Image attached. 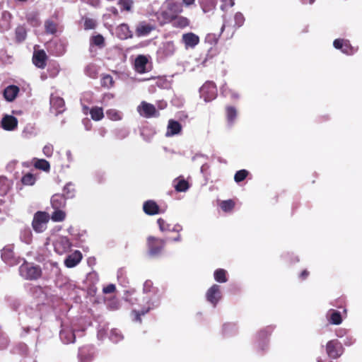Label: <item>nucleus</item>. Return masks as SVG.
<instances>
[{"label": "nucleus", "mask_w": 362, "mask_h": 362, "mask_svg": "<svg viewBox=\"0 0 362 362\" xmlns=\"http://www.w3.org/2000/svg\"><path fill=\"white\" fill-rule=\"evenodd\" d=\"M161 298V293L159 289L153 286L150 280H146L143 286V296L139 299L127 297V300L132 305L137 303L140 308L134 310L133 313L135 315V320L140 321V316L147 313L151 309L158 306Z\"/></svg>", "instance_id": "1"}, {"label": "nucleus", "mask_w": 362, "mask_h": 362, "mask_svg": "<svg viewBox=\"0 0 362 362\" xmlns=\"http://www.w3.org/2000/svg\"><path fill=\"white\" fill-rule=\"evenodd\" d=\"M182 11V3L180 0H166L157 13V18L161 24H165Z\"/></svg>", "instance_id": "2"}, {"label": "nucleus", "mask_w": 362, "mask_h": 362, "mask_svg": "<svg viewBox=\"0 0 362 362\" xmlns=\"http://www.w3.org/2000/svg\"><path fill=\"white\" fill-rule=\"evenodd\" d=\"M18 270L20 276L26 280H37L42 276L40 267L33 263L24 262Z\"/></svg>", "instance_id": "3"}, {"label": "nucleus", "mask_w": 362, "mask_h": 362, "mask_svg": "<svg viewBox=\"0 0 362 362\" xmlns=\"http://www.w3.org/2000/svg\"><path fill=\"white\" fill-rule=\"evenodd\" d=\"M47 241L51 240L54 247V250L59 255L67 253L71 248L72 243L66 236L58 235L54 239L47 238Z\"/></svg>", "instance_id": "4"}, {"label": "nucleus", "mask_w": 362, "mask_h": 362, "mask_svg": "<svg viewBox=\"0 0 362 362\" xmlns=\"http://www.w3.org/2000/svg\"><path fill=\"white\" fill-rule=\"evenodd\" d=\"M50 216L45 211H37L34 214L32 226L36 233L44 232L47 227Z\"/></svg>", "instance_id": "5"}, {"label": "nucleus", "mask_w": 362, "mask_h": 362, "mask_svg": "<svg viewBox=\"0 0 362 362\" xmlns=\"http://www.w3.org/2000/svg\"><path fill=\"white\" fill-rule=\"evenodd\" d=\"M200 96L205 102H209L216 98L217 88L212 81H206L199 90Z\"/></svg>", "instance_id": "6"}, {"label": "nucleus", "mask_w": 362, "mask_h": 362, "mask_svg": "<svg viewBox=\"0 0 362 362\" xmlns=\"http://www.w3.org/2000/svg\"><path fill=\"white\" fill-rule=\"evenodd\" d=\"M13 248V245H8L1 250V259L9 266H14L20 263V258L15 254Z\"/></svg>", "instance_id": "7"}, {"label": "nucleus", "mask_w": 362, "mask_h": 362, "mask_svg": "<svg viewBox=\"0 0 362 362\" xmlns=\"http://www.w3.org/2000/svg\"><path fill=\"white\" fill-rule=\"evenodd\" d=\"M327 355L332 358H337L344 352L341 344L336 339L331 340L326 345Z\"/></svg>", "instance_id": "8"}, {"label": "nucleus", "mask_w": 362, "mask_h": 362, "mask_svg": "<svg viewBox=\"0 0 362 362\" xmlns=\"http://www.w3.org/2000/svg\"><path fill=\"white\" fill-rule=\"evenodd\" d=\"M136 110L139 114L144 117L149 118L158 115L155 106L145 101H142Z\"/></svg>", "instance_id": "9"}, {"label": "nucleus", "mask_w": 362, "mask_h": 362, "mask_svg": "<svg viewBox=\"0 0 362 362\" xmlns=\"http://www.w3.org/2000/svg\"><path fill=\"white\" fill-rule=\"evenodd\" d=\"M165 245V241L162 239L149 237L148 238V247L149 253L152 256L160 254Z\"/></svg>", "instance_id": "10"}, {"label": "nucleus", "mask_w": 362, "mask_h": 362, "mask_svg": "<svg viewBox=\"0 0 362 362\" xmlns=\"http://www.w3.org/2000/svg\"><path fill=\"white\" fill-rule=\"evenodd\" d=\"M199 37L194 33L189 32L182 35L181 42L185 48L194 49L199 43Z\"/></svg>", "instance_id": "11"}, {"label": "nucleus", "mask_w": 362, "mask_h": 362, "mask_svg": "<svg viewBox=\"0 0 362 362\" xmlns=\"http://www.w3.org/2000/svg\"><path fill=\"white\" fill-rule=\"evenodd\" d=\"M207 300L215 306L221 298L220 286L214 284L206 293Z\"/></svg>", "instance_id": "12"}, {"label": "nucleus", "mask_w": 362, "mask_h": 362, "mask_svg": "<svg viewBox=\"0 0 362 362\" xmlns=\"http://www.w3.org/2000/svg\"><path fill=\"white\" fill-rule=\"evenodd\" d=\"M333 45L336 49H341L343 53L346 54H353L357 51V49L352 47L346 40L337 39L334 41Z\"/></svg>", "instance_id": "13"}, {"label": "nucleus", "mask_w": 362, "mask_h": 362, "mask_svg": "<svg viewBox=\"0 0 362 362\" xmlns=\"http://www.w3.org/2000/svg\"><path fill=\"white\" fill-rule=\"evenodd\" d=\"M1 123L4 129L13 131L17 128L18 119L12 115H6L3 117Z\"/></svg>", "instance_id": "14"}, {"label": "nucleus", "mask_w": 362, "mask_h": 362, "mask_svg": "<svg viewBox=\"0 0 362 362\" xmlns=\"http://www.w3.org/2000/svg\"><path fill=\"white\" fill-rule=\"evenodd\" d=\"M82 259V254L80 251L76 250L66 257L64 264L68 268L76 267Z\"/></svg>", "instance_id": "15"}, {"label": "nucleus", "mask_w": 362, "mask_h": 362, "mask_svg": "<svg viewBox=\"0 0 362 362\" xmlns=\"http://www.w3.org/2000/svg\"><path fill=\"white\" fill-rule=\"evenodd\" d=\"M148 58L144 55H139L134 62L135 70L139 74H144L148 71Z\"/></svg>", "instance_id": "16"}, {"label": "nucleus", "mask_w": 362, "mask_h": 362, "mask_svg": "<svg viewBox=\"0 0 362 362\" xmlns=\"http://www.w3.org/2000/svg\"><path fill=\"white\" fill-rule=\"evenodd\" d=\"M94 351L92 347L86 346L79 349V362H90L93 358Z\"/></svg>", "instance_id": "17"}, {"label": "nucleus", "mask_w": 362, "mask_h": 362, "mask_svg": "<svg viewBox=\"0 0 362 362\" xmlns=\"http://www.w3.org/2000/svg\"><path fill=\"white\" fill-rule=\"evenodd\" d=\"M46 58L47 55L45 51H35L33 57V64L40 69H44L46 66Z\"/></svg>", "instance_id": "18"}, {"label": "nucleus", "mask_w": 362, "mask_h": 362, "mask_svg": "<svg viewBox=\"0 0 362 362\" xmlns=\"http://www.w3.org/2000/svg\"><path fill=\"white\" fill-rule=\"evenodd\" d=\"M49 49L55 56H62L66 52V45L61 40L55 41L49 44Z\"/></svg>", "instance_id": "19"}, {"label": "nucleus", "mask_w": 362, "mask_h": 362, "mask_svg": "<svg viewBox=\"0 0 362 362\" xmlns=\"http://www.w3.org/2000/svg\"><path fill=\"white\" fill-rule=\"evenodd\" d=\"M182 130V126L180 122L173 119L168 121L167 132L165 133L166 136H173L179 134Z\"/></svg>", "instance_id": "20"}, {"label": "nucleus", "mask_w": 362, "mask_h": 362, "mask_svg": "<svg viewBox=\"0 0 362 362\" xmlns=\"http://www.w3.org/2000/svg\"><path fill=\"white\" fill-rule=\"evenodd\" d=\"M154 26L146 22L139 23L136 28V34L139 37L148 35L153 30Z\"/></svg>", "instance_id": "21"}, {"label": "nucleus", "mask_w": 362, "mask_h": 362, "mask_svg": "<svg viewBox=\"0 0 362 362\" xmlns=\"http://www.w3.org/2000/svg\"><path fill=\"white\" fill-rule=\"evenodd\" d=\"M19 93V88L14 85L7 86L4 90V96L6 100L11 102L16 99Z\"/></svg>", "instance_id": "22"}, {"label": "nucleus", "mask_w": 362, "mask_h": 362, "mask_svg": "<svg viewBox=\"0 0 362 362\" xmlns=\"http://www.w3.org/2000/svg\"><path fill=\"white\" fill-rule=\"evenodd\" d=\"M75 337L74 331L68 327H63L60 332V338L64 344L74 342Z\"/></svg>", "instance_id": "23"}, {"label": "nucleus", "mask_w": 362, "mask_h": 362, "mask_svg": "<svg viewBox=\"0 0 362 362\" xmlns=\"http://www.w3.org/2000/svg\"><path fill=\"white\" fill-rule=\"evenodd\" d=\"M143 209L144 212L148 215H155L159 214L158 206L155 202L152 200H148L144 202Z\"/></svg>", "instance_id": "24"}, {"label": "nucleus", "mask_w": 362, "mask_h": 362, "mask_svg": "<svg viewBox=\"0 0 362 362\" xmlns=\"http://www.w3.org/2000/svg\"><path fill=\"white\" fill-rule=\"evenodd\" d=\"M328 321L333 325H340L342 322L341 313L335 310L330 309L327 313Z\"/></svg>", "instance_id": "25"}, {"label": "nucleus", "mask_w": 362, "mask_h": 362, "mask_svg": "<svg viewBox=\"0 0 362 362\" xmlns=\"http://www.w3.org/2000/svg\"><path fill=\"white\" fill-rule=\"evenodd\" d=\"M173 185L177 192H186L189 187L188 182L182 177L175 178Z\"/></svg>", "instance_id": "26"}, {"label": "nucleus", "mask_w": 362, "mask_h": 362, "mask_svg": "<svg viewBox=\"0 0 362 362\" xmlns=\"http://www.w3.org/2000/svg\"><path fill=\"white\" fill-rule=\"evenodd\" d=\"M116 33L120 39H127L132 37V34L127 24H121L116 29Z\"/></svg>", "instance_id": "27"}, {"label": "nucleus", "mask_w": 362, "mask_h": 362, "mask_svg": "<svg viewBox=\"0 0 362 362\" xmlns=\"http://www.w3.org/2000/svg\"><path fill=\"white\" fill-rule=\"evenodd\" d=\"M173 26L177 28H184L189 25V20L184 16H175L172 20Z\"/></svg>", "instance_id": "28"}, {"label": "nucleus", "mask_w": 362, "mask_h": 362, "mask_svg": "<svg viewBox=\"0 0 362 362\" xmlns=\"http://www.w3.org/2000/svg\"><path fill=\"white\" fill-rule=\"evenodd\" d=\"M11 187V182L5 177H0V197H4Z\"/></svg>", "instance_id": "29"}, {"label": "nucleus", "mask_w": 362, "mask_h": 362, "mask_svg": "<svg viewBox=\"0 0 362 362\" xmlns=\"http://www.w3.org/2000/svg\"><path fill=\"white\" fill-rule=\"evenodd\" d=\"M11 187V182L5 177H0V197H4Z\"/></svg>", "instance_id": "30"}, {"label": "nucleus", "mask_w": 362, "mask_h": 362, "mask_svg": "<svg viewBox=\"0 0 362 362\" xmlns=\"http://www.w3.org/2000/svg\"><path fill=\"white\" fill-rule=\"evenodd\" d=\"M203 13H208L215 9L216 4L214 0H199Z\"/></svg>", "instance_id": "31"}, {"label": "nucleus", "mask_w": 362, "mask_h": 362, "mask_svg": "<svg viewBox=\"0 0 362 362\" xmlns=\"http://www.w3.org/2000/svg\"><path fill=\"white\" fill-rule=\"evenodd\" d=\"M51 106L55 108L57 113H60L64 111V101L62 98L52 95L50 98Z\"/></svg>", "instance_id": "32"}, {"label": "nucleus", "mask_w": 362, "mask_h": 362, "mask_svg": "<svg viewBox=\"0 0 362 362\" xmlns=\"http://www.w3.org/2000/svg\"><path fill=\"white\" fill-rule=\"evenodd\" d=\"M160 51L164 54L165 57L171 56L174 54L175 51V46L173 42L168 41L165 42L162 47H160Z\"/></svg>", "instance_id": "33"}, {"label": "nucleus", "mask_w": 362, "mask_h": 362, "mask_svg": "<svg viewBox=\"0 0 362 362\" xmlns=\"http://www.w3.org/2000/svg\"><path fill=\"white\" fill-rule=\"evenodd\" d=\"M107 118L112 121H120L122 119L123 114L116 109H109L106 111Z\"/></svg>", "instance_id": "34"}, {"label": "nucleus", "mask_w": 362, "mask_h": 362, "mask_svg": "<svg viewBox=\"0 0 362 362\" xmlns=\"http://www.w3.org/2000/svg\"><path fill=\"white\" fill-rule=\"evenodd\" d=\"M91 118L95 121H100L104 117L103 109L100 107H94L90 110Z\"/></svg>", "instance_id": "35"}, {"label": "nucleus", "mask_w": 362, "mask_h": 362, "mask_svg": "<svg viewBox=\"0 0 362 362\" xmlns=\"http://www.w3.org/2000/svg\"><path fill=\"white\" fill-rule=\"evenodd\" d=\"M51 204L54 209H57L65 205V200L62 196L55 194L51 199Z\"/></svg>", "instance_id": "36"}, {"label": "nucleus", "mask_w": 362, "mask_h": 362, "mask_svg": "<svg viewBox=\"0 0 362 362\" xmlns=\"http://www.w3.org/2000/svg\"><path fill=\"white\" fill-rule=\"evenodd\" d=\"M227 272L223 269H218L214 272V279L219 283H226L228 281L226 277Z\"/></svg>", "instance_id": "37"}, {"label": "nucleus", "mask_w": 362, "mask_h": 362, "mask_svg": "<svg viewBox=\"0 0 362 362\" xmlns=\"http://www.w3.org/2000/svg\"><path fill=\"white\" fill-rule=\"evenodd\" d=\"M63 194L67 199L72 198L74 197L75 188L73 183L69 182L64 186L63 189Z\"/></svg>", "instance_id": "38"}, {"label": "nucleus", "mask_w": 362, "mask_h": 362, "mask_svg": "<svg viewBox=\"0 0 362 362\" xmlns=\"http://www.w3.org/2000/svg\"><path fill=\"white\" fill-rule=\"evenodd\" d=\"M221 91L224 96H230L233 99H237L239 98L238 94L235 90L230 88L227 84H224L221 88Z\"/></svg>", "instance_id": "39"}, {"label": "nucleus", "mask_w": 362, "mask_h": 362, "mask_svg": "<svg viewBox=\"0 0 362 362\" xmlns=\"http://www.w3.org/2000/svg\"><path fill=\"white\" fill-rule=\"evenodd\" d=\"M66 218V213L60 210L59 209H55V211L52 213L50 218L54 222H61L63 221Z\"/></svg>", "instance_id": "40"}, {"label": "nucleus", "mask_w": 362, "mask_h": 362, "mask_svg": "<svg viewBox=\"0 0 362 362\" xmlns=\"http://www.w3.org/2000/svg\"><path fill=\"white\" fill-rule=\"evenodd\" d=\"M90 45H95L99 48L105 46V39L101 35H96L90 38Z\"/></svg>", "instance_id": "41"}, {"label": "nucleus", "mask_w": 362, "mask_h": 362, "mask_svg": "<svg viewBox=\"0 0 362 362\" xmlns=\"http://www.w3.org/2000/svg\"><path fill=\"white\" fill-rule=\"evenodd\" d=\"M21 182L24 185H33L36 182V177L33 174L28 173L22 177Z\"/></svg>", "instance_id": "42"}, {"label": "nucleus", "mask_w": 362, "mask_h": 362, "mask_svg": "<svg viewBox=\"0 0 362 362\" xmlns=\"http://www.w3.org/2000/svg\"><path fill=\"white\" fill-rule=\"evenodd\" d=\"M226 117L228 124H233L237 117V110L233 107H228L226 108Z\"/></svg>", "instance_id": "43"}, {"label": "nucleus", "mask_w": 362, "mask_h": 362, "mask_svg": "<svg viewBox=\"0 0 362 362\" xmlns=\"http://www.w3.org/2000/svg\"><path fill=\"white\" fill-rule=\"evenodd\" d=\"M34 165L36 168L44 171H48L50 168L49 162L45 159H37Z\"/></svg>", "instance_id": "44"}, {"label": "nucleus", "mask_w": 362, "mask_h": 362, "mask_svg": "<svg viewBox=\"0 0 362 362\" xmlns=\"http://www.w3.org/2000/svg\"><path fill=\"white\" fill-rule=\"evenodd\" d=\"M105 303L107 308L110 310H118L120 307V304L118 299L115 298L106 300Z\"/></svg>", "instance_id": "45"}, {"label": "nucleus", "mask_w": 362, "mask_h": 362, "mask_svg": "<svg viewBox=\"0 0 362 362\" xmlns=\"http://www.w3.org/2000/svg\"><path fill=\"white\" fill-rule=\"evenodd\" d=\"M110 339L112 341L117 343L123 339V335L117 329H112L110 331Z\"/></svg>", "instance_id": "46"}, {"label": "nucleus", "mask_w": 362, "mask_h": 362, "mask_svg": "<svg viewBox=\"0 0 362 362\" xmlns=\"http://www.w3.org/2000/svg\"><path fill=\"white\" fill-rule=\"evenodd\" d=\"M45 28L46 32L50 34H54L57 30V25L51 20L45 21Z\"/></svg>", "instance_id": "47"}, {"label": "nucleus", "mask_w": 362, "mask_h": 362, "mask_svg": "<svg viewBox=\"0 0 362 362\" xmlns=\"http://www.w3.org/2000/svg\"><path fill=\"white\" fill-rule=\"evenodd\" d=\"M26 30L23 26H18L16 29V40L19 42L23 41L26 37Z\"/></svg>", "instance_id": "48"}, {"label": "nucleus", "mask_w": 362, "mask_h": 362, "mask_svg": "<svg viewBox=\"0 0 362 362\" xmlns=\"http://www.w3.org/2000/svg\"><path fill=\"white\" fill-rule=\"evenodd\" d=\"M235 203L231 199L223 201L220 204L221 209L225 212L230 211L233 209Z\"/></svg>", "instance_id": "49"}, {"label": "nucleus", "mask_w": 362, "mask_h": 362, "mask_svg": "<svg viewBox=\"0 0 362 362\" xmlns=\"http://www.w3.org/2000/svg\"><path fill=\"white\" fill-rule=\"evenodd\" d=\"M101 85L107 88H110L114 85V81L111 76L105 75L101 79Z\"/></svg>", "instance_id": "50"}, {"label": "nucleus", "mask_w": 362, "mask_h": 362, "mask_svg": "<svg viewBox=\"0 0 362 362\" xmlns=\"http://www.w3.org/2000/svg\"><path fill=\"white\" fill-rule=\"evenodd\" d=\"M133 0H119L118 4L122 10L130 11L133 6Z\"/></svg>", "instance_id": "51"}, {"label": "nucleus", "mask_w": 362, "mask_h": 362, "mask_svg": "<svg viewBox=\"0 0 362 362\" xmlns=\"http://www.w3.org/2000/svg\"><path fill=\"white\" fill-rule=\"evenodd\" d=\"M248 175L246 170H240L236 172L234 176V180L236 182H240L244 180Z\"/></svg>", "instance_id": "52"}, {"label": "nucleus", "mask_w": 362, "mask_h": 362, "mask_svg": "<svg viewBox=\"0 0 362 362\" xmlns=\"http://www.w3.org/2000/svg\"><path fill=\"white\" fill-rule=\"evenodd\" d=\"M157 223L161 231H170L171 226L167 223L163 218H158Z\"/></svg>", "instance_id": "53"}, {"label": "nucleus", "mask_w": 362, "mask_h": 362, "mask_svg": "<svg viewBox=\"0 0 362 362\" xmlns=\"http://www.w3.org/2000/svg\"><path fill=\"white\" fill-rule=\"evenodd\" d=\"M235 25L238 27H240L243 25L245 21V18L243 15L241 13H236L234 16Z\"/></svg>", "instance_id": "54"}, {"label": "nucleus", "mask_w": 362, "mask_h": 362, "mask_svg": "<svg viewBox=\"0 0 362 362\" xmlns=\"http://www.w3.org/2000/svg\"><path fill=\"white\" fill-rule=\"evenodd\" d=\"M222 4L221 5V9L225 11L228 8H231L235 4V0H221Z\"/></svg>", "instance_id": "55"}, {"label": "nucleus", "mask_w": 362, "mask_h": 362, "mask_svg": "<svg viewBox=\"0 0 362 362\" xmlns=\"http://www.w3.org/2000/svg\"><path fill=\"white\" fill-rule=\"evenodd\" d=\"M95 21L91 18H86L84 21L85 29L89 30L93 29L95 26Z\"/></svg>", "instance_id": "56"}, {"label": "nucleus", "mask_w": 362, "mask_h": 362, "mask_svg": "<svg viewBox=\"0 0 362 362\" xmlns=\"http://www.w3.org/2000/svg\"><path fill=\"white\" fill-rule=\"evenodd\" d=\"M53 146L51 144L45 145L42 149L43 153L47 157H50L53 153Z\"/></svg>", "instance_id": "57"}, {"label": "nucleus", "mask_w": 362, "mask_h": 362, "mask_svg": "<svg viewBox=\"0 0 362 362\" xmlns=\"http://www.w3.org/2000/svg\"><path fill=\"white\" fill-rule=\"evenodd\" d=\"M116 290V286L113 284H110L103 288V292L105 294L114 293Z\"/></svg>", "instance_id": "58"}, {"label": "nucleus", "mask_w": 362, "mask_h": 362, "mask_svg": "<svg viewBox=\"0 0 362 362\" xmlns=\"http://www.w3.org/2000/svg\"><path fill=\"white\" fill-rule=\"evenodd\" d=\"M8 344V338L4 335H0V349H4L7 347Z\"/></svg>", "instance_id": "59"}, {"label": "nucleus", "mask_w": 362, "mask_h": 362, "mask_svg": "<svg viewBox=\"0 0 362 362\" xmlns=\"http://www.w3.org/2000/svg\"><path fill=\"white\" fill-rule=\"evenodd\" d=\"M2 18L6 22V28H9V21L11 18V14L8 11H4L1 16Z\"/></svg>", "instance_id": "60"}, {"label": "nucleus", "mask_w": 362, "mask_h": 362, "mask_svg": "<svg viewBox=\"0 0 362 362\" xmlns=\"http://www.w3.org/2000/svg\"><path fill=\"white\" fill-rule=\"evenodd\" d=\"M355 341V339L352 337H347L344 341V344L346 345V346H351L352 345Z\"/></svg>", "instance_id": "61"}, {"label": "nucleus", "mask_w": 362, "mask_h": 362, "mask_svg": "<svg viewBox=\"0 0 362 362\" xmlns=\"http://www.w3.org/2000/svg\"><path fill=\"white\" fill-rule=\"evenodd\" d=\"M114 98V95L112 93H106L103 95V102L108 101L112 100Z\"/></svg>", "instance_id": "62"}, {"label": "nucleus", "mask_w": 362, "mask_h": 362, "mask_svg": "<svg viewBox=\"0 0 362 362\" xmlns=\"http://www.w3.org/2000/svg\"><path fill=\"white\" fill-rule=\"evenodd\" d=\"M182 228L180 225L176 224V225L173 226V227H171L170 231L180 232L182 230Z\"/></svg>", "instance_id": "63"}, {"label": "nucleus", "mask_w": 362, "mask_h": 362, "mask_svg": "<svg viewBox=\"0 0 362 362\" xmlns=\"http://www.w3.org/2000/svg\"><path fill=\"white\" fill-rule=\"evenodd\" d=\"M195 0H182V3L186 6H190L191 5H192L194 4Z\"/></svg>", "instance_id": "64"}]
</instances>
